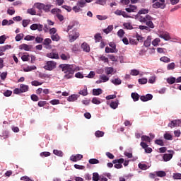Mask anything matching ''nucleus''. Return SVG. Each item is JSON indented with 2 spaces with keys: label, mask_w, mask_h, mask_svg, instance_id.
Masks as SVG:
<instances>
[{
  "label": "nucleus",
  "mask_w": 181,
  "mask_h": 181,
  "mask_svg": "<svg viewBox=\"0 0 181 181\" xmlns=\"http://www.w3.org/2000/svg\"><path fill=\"white\" fill-rule=\"evenodd\" d=\"M72 10L74 11L76 13H78V12H81V8L80 6H78V5H77V6H74Z\"/></svg>",
  "instance_id": "obj_64"
},
{
  "label": "nucleus",
  "mask_w": 181,
  "mask_h": 181,
  "mask_svg": "<svg viewBox=\"0 0 181 181\" xmlns=\"http://www.w3.org/2000/svg\"><path fill=\"white\" fill-rule=\"evenodd\" d=\"M51 39L54 42H59L60 40V37H59V35H57V34H53L51 36Z\"/></svg>",
  "instance_id": "obj_32"
},
{
  "label": "nucleus",
  "mask_w": 181,
  "mask_h": 181,
  "mask_svg": "<svg viewBox=\"0 0 181 181\" xmlns=\"http://www.w3.org/2000/svg\"><path fill=\"white\" fill-rule=\"evenodd\" d=\"M172 123L173 128H175V127H180L181 125V121L180 119L173 120Z\"/></svg>",
  "instance_id": "obj_31"
},
{
  "label": "nucleus",
  "mask_w": 181,
  "mask_h": 181,
  "mask_svg": "<svg viewBox=\"0 0 181 181\" xmlns=\"http://www.w3.org/2000/svg\"><path fill=\"white\" fill-rule=\"evenodd\" d=\"M50 8H52L51 4H44L42 11H45V12H50Z\"/></svg>",
  "instance_id": "obj_36"
},
{
  "label": "nucleus",
  "mask_w": 181,
  "mask_h": 181,
  "mask_svg": "<svg viewBox=\"0 0 181 181\" xmlns=\"http://www.w3.org/2000/svg\"><path fill=\"white\" fill-rule=\"evenodd\" d=\"M123 26L125 28V29H128L129 30L134 29V27H132V25L131 24V23H124L123 24Z\"/></svg>",
  "instance_id": "obj_34"
},
{
  "label": "nucleus",
  "mask_w": 181,
  "mask_h": 181,
  "mask_svg": "<svg viewBox=\"0 0 181 181\" xmlns=\"http://www.w3.org/2000/svg\"><path fill=\"white\" fill-rule=\"evenodd\" d=\"M77 5L81 8H84V6H86V1L85 0L78 1L77 3Z\"/></svg>",
  "instance_id": "obj_52"
},
{
  "label": "nucleus",
  "mask_w": 181,
  "mask_h": 181,
  "mask_svg": "<svg viewBox=\"0 0 181 181\" xmlns=\"http://www.w3.org/2000/svg\"><path fill=\"white\" fill-rule=\"evenodd\" d=\"M95 136H96V138H102V136H104V132L100 130L96 131Z\"/></svg>",
  "instance_id": "obj_30"
},
{
  "label": "nucleus",
  "mask_w": 181,
  "mask_h": 181,
  "mask_svg": "<svg viewBox=\"0 0 181 181\" xmlns=\"http://www.w3.org/2000/svg\"><path fill=\"white\" fill-rule=\"evenodd\" d=\"M151 40L152 37L151 36H148L147 39L144 41V46H145V47H149V46H151Z\"/></svg>",
  "instance_id": "obj_18"
},
{
  "label": "nucleus",
  "mask_w": 181,
  "mask_h": 181,
  "mask_svg": "<svg viewBox=\"0 0 181 181\" xmlns=\"http://www.w3.org/2000/svg\"><path fill=\"white\" fill-rule=\"evenodd\" d=\"M136 9H137L136 6L129 5L128 8H125V11L126 12L131 13V12H136Z\"/></svg>",
  "instance_id": "obj_13"
},
{
  "label": "nucleus",
  "mask_w": 181,
  "mask_h": 181,
  "mask_svg": "<svg viewBox=\"0 0 181 181\" xmlns=\"http://www.w3.org/2000/svg\"><path fill=\"white\" fill-rule=\"evenodd\" d=\"M136 40H137V43H138V42H144V37H142V35H140L139 34H136Z\"/></svg>",
  "instance_id": "obj_51"
},
{
  "label": "nucleus",
  "mask_w": 181,
  "mask_h": 181,
  "mask_svg": "<svg viewBox=\"0 0 181 181\" xmlns=\"http://www.w3.org/2000/svg\"><path fill=\"white\" fill-rule=\"evenodd\" d=\"M160 62H163V63H170V59L168 57H162L160 59Z\"/></svg>",
  "instance_id": "obj_37"
},
{
  "label": "nucleus",
  "mask_w": 181,
  "mask_h": 181,
  "mask_svg": "<svg viewBox=\"0 0 181 181\" xmlns=\"http://www.w3.org/2000/svg\"><path fill=\"white\" fill-rule=\"evenodd\" d=\"M159 37L161 39H164V40H170V35H169V33H163L159 35Z\"/></svg>",
  "instance_id": "obj_10"
},
{
  "label": "nucleus",
  "mask_w": 181,
  "mask_h": 181,
  "mask_svg": "<svg viewBox=\"0 0 181 181\" xmlns=\"http://www.w3.org/2000/svg\"><path fill=\"white\" fill-rule=\"evenodd\" d=\"M32 86H34L35 87H37L38 86H42L43 83L39 82L38 81H33L31 82Z\"/></svg>",
  "instance_id": "obj_58"
},
{
  "label": "nucleus",
  "mask_w": 181,
  "mask_h": 181,
  "mask_svg": "<svg viewBox=\"0 0 181 181\" xmlns=\"http://www.w3.org/2000/svg\"><path fill=\"white\" fill-rule=\"evenodd\" d=\"M93 181L100 180V175H98V173H93Z\"/></svg>",
  "instance_id": "obj_42"
},
{
  "label": "nucleus",
  "mask_w": 181,
  "mask_h": 181,
  "mask_svg": "<svg viewBox=\"0 0 181 181\" xmlns=\"http://www.w3.org/2000/svg\"><path fill=\"white\" fill-rule=\"evenodd\" d=\"M100 79L102 80L103 83H107V81L110 80V78H108V76L106 75H101L100 76Z\"/></svg>",
  "instance_id": "obj_39"
},
{
  "label": "nucleus",
  "mask_w": 181,
  "mask_h": 181,
  "mask_svg": "<svg viewBox=\"0 0 181 181\" xmlns=\"http://www.w3.org/2000/svg\"><path fill=\"white\" fill-rule=\"evenodd\" d=\"M57 63L54 61H47L44 66L45 70H47L48 71H52L54 69H56V66Z\"/></svg>",
  "instance_id": "obj_3"
},
{
  "label": "nucleus",
  "mask_w": 181,
  "mask_h": 181,
  "mask_svg": "<svg viewBox=\"0 0 181 181\" xmlns=\"http://www.w3.org/2000/svg\"><path fill=\"white\" fill-rule=\"evenodd\" d=\"M108 57L112 62H118V57H116L114 54H109Z\"/></svg>",
  "instance_id": "obj_43"
},
{
  "label": "nucleus",
  "mask_w": 181,
  "mask_h": 181,
  "mask_svg": "<svg viewBox=\"0 0 181 181\" xmlns=\"http://www.w3.org/2000/svg\"><path fill=\"white\" fill-rule=\"evenodd\" d=\"M81 159H83V155L81 154L71 156L70 157V160H72V162H78V160H81Z\"/></svg>",
  "instance_id": "obj_8"
},
{
  "label": "nucleus",
  "mask_w": 181,
  "mask_h": 181,
  "mask_svg": "<svg viewBox=\"0 0 181 181\" xmlns=\"http://www.w3.org/2000/svg\"><path fill=\"white\" fill-rule=\"evenodd\" d=\"M59 68L61 69L65 74L64 76V78L65 80L73 78V76H74V71H76V65L62 64L59 66Z\"/></svg>",
  "instance_id": "obj_2"
},
{
  "label": "nucleus",
  "mask_w": 181,
  "mask_h": 181,
  "mask_svg": "<svg viewBox=\"0 0 181 181\" xmlns=\"http://www.w3.org/2000/svg\"><path fill=\"white\" fill-rule=\"evenodd\" d=\"M20 90H21L22 93H26L27 91H29V86L25 85V84H21Z\"/></svg>",
  "instance_id": "obj_15"
},
{
  "label": "nucleus",
  "mask_w": 181,
  "mask_h": 181,
  "mask_svg": "<svg viewBox=\"0 0 181 181\" xmlns=\"http://www.w3.org/2000/svg\"><path fill=\"white\" fill-rule=\"evenodd\" d=\"M51 13H52L53 15H56V16H57V13H62V10L59 8H53L51 10Z\"/></svg>",
  "instance_id": "obj_41"
},
{
  "label": "nucleus",
  "mask_w": 181,
  "mask_h": 181,
  "mask_svg": "<svg viewBox=\"0 0 181 181\" xmlns=\"http://www.w3.org/2000/svg\"><path fill=\"white\" fill-rule=\"evenodd\" d=\"M23 33H20V34H18L16 36V42H21V40H22L23 39Z\"/></svg>",
  "instance_id": "obj_46"
},
{
  "label": "nucleus",
  "mask_w": 181,
  "mask_h": 181,
  "mask_svg": "<svg viewBox=\"0 0 181 181\" xmlns=\"http://www.w3.org/2000/svg\"><path fill=\"white\" fill-rule=\"evenodd\" d=\"M81 47L83 52H86V53H90V45L87 44V42L82 43Z\"/></svg>",
  "instance_id": "obj_9"
},
{
  "label": "nucleus",
  "mask_w": 181,
  "mask_h": 181,
  "mask_svg": "<svg viewBox=\"0 0 181 181\" xmlns=\"http://www.w3.org/2000/svg\"><path fill=\"white\" fill-rule=\"evenodd\" d=\"M138 21H139L141 23H145L146 26L145 25H139V29L141 30H149L150 29H153L155 28V25H153V18L149 15H146L145 16H137Z\"/></svg>",
  "instance_id": "obj_1"
},
{
  "label": "nucleus",
  "mask_w": 181,
  "mask_h": 181,
  "mask_svg": "<svg viewBox=\"0 0 181 181\" xmlns=\"http://www.w3.org/2000/svg\"><path fill=\"white\" fill-rule=\"evenodd\" d=\"M53 153L54 155H56L57 156H60L61 158H62L63 156V151L60 150H54Z\"/></svg>",
  "instance_id": "obj_35"
},
{
  "label": "nucleus",
  "mask_w": 181,
  "mask_h": 181,
  "mask_svg": "<svg viewBox=\"0 0 181 181\" xmlns=\"http://www.w3.org/2000/svg\"><path fill=\"white\" fill-rule=\"evenodd\" d=\"M60 57L62 60H69V59H70V54H69V53L62 54L60 55Z\"/></svg>",
  "instance_id": "obj_33"
},
{
  "label": "nucleus",
  "mask_w": 181,
  "mask_h": 181,
  "mask_svg": "<svg viewBox=\"0 0 181 181\" xmlns=\"http://www.w3.org/2000/svg\"><path fill=\"white\" fill-rule=\"evenodd\" d=\"M131 97L133 99V101L136 102L139 100V94L136 93H132Z\"/></svg>",
  "instance_id": "obj_23"
},
{
  "label": "nucleus",
  "mask_w": 181,
  "mask_h": 181,
  "mask_svg": "<svg viewBox=\"0 0 181 181\" xmlns=\"http://www.w3.org/2000/svg\"><path fill=\"white\" fill-rule=\"evenodd\" d=\"M40 155L42 158H47V156H50L51 153L49 151H44L40 153Z\"/></svg>",
  "instance_id": "obj_48"
},
{
  "label": "nucleus",
  "mask_w": 181,
  "mask_h": 181,
  "mask_svg": "<svg viewBox=\"0 0 181 181\" xmlns=\"http://www.w3.org/2000/svg\"><path fill=\"white\" fill-rule=\"evenodd\" d=\"M3 94L4 97H11L12 95V90H7Z\"/></svg>",
  "instance_id": "obj_62"
},
{
  "label": "nucleus",
  "mask_w": 181,
  "mask_h": 181,
  "mask_svg": "<svg viewBox=\"0 0 181 181\" xmlns=\"http://www.w3.org/2000/svg\"><path fill=\"white\" fill-rule=\"evenodd\" d=\"M89 163H90V165H97V163H100V160L96 158H90L89 160Z\"/></svg>",
  "instance_id": "obj_47"
},
{
  "label": "nucleus",
  "mask_w": 181,
  "mask_h": 181,
  "mask_svg": "<svg viewBox=\"0 0 181 181\" xmlns=\"http://www.w3.org/2000/svg\"><path fill=\"white\" fill-rule=\"evenodd\" d=\"M141 141L144 142H151V137L144 135L141 136Z\"/></svg>",
  "instance_id": "obj_50"
},
{
  "label": "nucleus",
  "mask_w": 181,
  "mask_h": 181,
  "mask_svg": "<svg viewBox=\"0 0 181 181\" xmlns=\"http://www.w3.org/2000/svg\"><path fill=\"white\" fill-rule=\"evenodd\" d=\"M175 63L172 62L167 66V70H175Z\"/></svg>",
  "instance_id": "obj_59"
},
{
  "label": "nucleus",
  "mask_w": 181,
  "mask_h": 181,
  "mask_svg": "<svg viewBox=\"0 0 181 181\" xmlns=\"http://www.w3.org/2000/svg\"><path fill=\"white\" fill-rule=\"evenodd\" d=\"M35 8L38 9V11H43V8L45 6V4L42 3H35L34 4Z\"/></svg>",
  "instance_id": "obj_19"
},
{
  "label": "nucleus",
  "mask_w": 181,
  "mask_h": 181,
  "mask_svg": "<svg viewBox=\"0 0 181 181\" xmlns=\"http://www.w3.org/2000/svg\"><path fill=\"white\" fill-rule=\"evenodd\" d=\"M112 83L115 84V86H119L122 83V81L119 78H115V80H112Z\"/></svg>",
  "instance_id": "obj_38"
},
{
  "label": "nucleus",
  "mask_w": 181,
  "mask_h": 181,
  "mask_svg": "<svg viewBox=\"0 0 181 181\" xmlns=\"http://www.w3.org/2000/svg\"><path fill=\"white\" fill-rule=\"evenodd\" d=\"M167 83H168V84H175V83H176V78L173 76L168 78Z\"/></svg>",
  "instance_id": "obj_29"
},
{
  "label": "nucleus",
  "mask_w": 181,
  "mask_h": 181,
  "mask_svg": "<svg viewBox=\"0 0 181 181\" xmlns=\"http://www.w3.org/2000/svg\"><path fill=\"white\" fill-rule=\"evenodd\" d=\"M153 98V95H152V94H146V95H141L140 97V100L143 102L149 101Z\"/></svg>",
  "instance_id": "obj_6"
},
{
  "label": "nucleus",
  "mask_w": 181,
  "mask_h": 181,
  "mask_svg": "<svg viewBox=\"0 0 181 181\" xmlns=\"http://www.w3.org/2000/svg\"><path fill=\"white\" fill-rule=\"evenodd\" d=\"M100 94H103V90L101 88L93 89V95H100Z\"/></svg>",
  "instance_id": "obj_25"
},
{
  "label": "nucleus",
  "mask_w": 181,
  "mask_h": 181,
  "mask_svg": "<svg viewBox=\"0 0 181 181\" xmlns=\"http://www.w3.org/2000/svg\"><path fill=\"white\" fill-rule=\"evenodd\" d=\"M147 13H149V9H148V8H141L138 12V16H141V15H147Z\"/></svg>",
  "instance_id": "obj_17"
},
{
  "label": "nucleus",
  "mask_w": 181,
  "mask_h": 181,
  "mask_svg": "<svg viewBox=\"0 0 181 181\" xmlns=\"http://www.w3.org/2000/svg\"><path fill=\"white\" fill-rule=\"evenodd\" d=\"M35 36L33 35H26L25 37H24V40H27V41H30V40H35Z\"/></svg>",
  "instance_id": "obj_54"
},
{
  "label": "nucleus",
  "mask_w": 181,
  "mask_h": 181,
  "mask_svg": "<svg viewBox=\"0 0 181 181\" xmlns=\"http://www.w3.org/2000/svg\"><path fill=\"white\" fill-rule=\"evenodd\" d=\"M160 43V38H156L152 41L153 46H158Z\"/></svg>",
  "instance_id": "obj_53"
},
{
  "label": "nucleus",
  "mask_w": 181,
  "mask_h": 181,
  "mask_svg": "<svg viewBox=\"0 0 181 181\" xmlns=\"http://www.w3.org/2000/svg\"><path fill=\"white\" fill-rule=\"evenodd\" d=\"M71 50L72 52H80V49L78 48V45L77 44H75L72 46V48H71Z\"/></svg>",
  "instance_id": "obj_60"
},
{
  "label": "nucleus",
  "mask_w": 181,
  "mask_h": 181,
  "mask_svg": "<svg viewBox=\"0 0 181 181\" xmlns=\"http://www.w3.org/2000/svg\"><path fill=\"white\" fill-rule=\"evenodd\" d=\"M21 180H23V181H35L32 179H30V177L25 175L21 177Z\"/></svg>",
  "instance_id": "obj_63"
},
{
  "label": "nucleus",
  "mask_w": 181,
  "mask_h": 181,
  "mask_svg": "<svg viewBox=\"0 0 181 181\" xmlns=\"http://www.w3.org/2000/svg\"><path fill=\"white\" fill-rule=\"evenodd\" d=\"M112 29H114V25H109L106 29L103 30L104 33H106V35H108L110 32H112Z\"/></svg>",
  "instance_id": "obj_27"
},
{
  "label": "nucleus",
  "mask_w": 181,
  "mask_h": 181,
  "mask_svg": "<svg viewBox=\"0 0 181 181\" xmlns=\"http://www.w3.org/2000/svg\"><path fill=\"white\" fill-rule=\"evenodd\" d=\"M0 136L1 139H8V138H9V132L4 131Z\"/></svg>",
  "instance_id": "obj_22"
},
{
  "label": "nucleus",
  "mask_w": 181,
  "mask_h": 181,
  "mask_svg": "<svg viewBox=\"0 0 181 181\" xmlns=\"http://www.w3.org/2000/svg\"><path fill=\"white\" fill-rule=\"evenodd\" d=\"M79 94H81V95H83L84 97H86V95L88 94V93L87 92V88L81 90L79 91Z\"/></svg>",
  "instance_id": "obj_57"
},
{
  "label": "nucleus",
  "mask_w": 181,
  "mask_h": 181,
  "mask_svg": "<svg viewBox=\"0 0 181 181\" xmlns=\"http://www.w3.org/2000/svg\"><path fill=\"white\" fill-rule=\"evenodd\" d=\"M156 176H158V177H165L166 173L164 171H158L156 172Z\"/></svg>",
  "instance_id": "obj_44"
},
{
  "label": "nucleus",
  "mask_w": 181,
  "mask_h": 181,
  "mask_svg": "<svg viewBox=\"0 0 181 181\" xmlns=\"http://www.w3.org/2000/svg\"><path fill=\"white\" fill-rule=\"evenodd\" d=\"M102 39H103V37H101V34L97 33L95 35V40L96 43L98 42H100Z\"/></svg>",
  "instance_id": "obj_45"
},
{
  "label": "nucleus",
  "mask_w": 181,
  "mask_h": 181,
  "mask_svg": "<svg viewBox=\"0 0 181 181\" xmlns=\"http://www.w3.org/2000/svg\"><path fill=\"white\" fill-rule=\"evenodd\" d=\"M152 7L154 8V9H158L159 8L160 9H165V8H166V4H165V0H159V1L154 2Z\"/></svg>",
  "instance_id": "obj_4"
},
{
  "label": "nucleus",
  "mask_w": 181,
  "mask_h": 181,
  "mask_svg": "<svg viewBox=\"0 0 181 181\" xmlns=\"http://www.w3.org/2000/svg\"><path fill=\"white\" fill-rule=\"evenodd\" d=\"M105 53H117V52L115 51V49H113L112 48H110L109 47H105Z\"/></svg>",
  "instance_id": "obj_40"
},
{
  "label": "nucleus",
  "mask_w": 181,
  "mask_h": 181,
  "mask_svg": "<svg viewBox=\"0 0 181 181\" xmlns=\"http://www.w3.org/2000/svg\"><path fill=\"white\" fill-rule=\"evenodd\" d=\"M139 84H146L148 79L146 78H142L139 79Z\"/></svg>",
  "instance_id": "obj_61"
},
{
  "label": "nucleus",
  "mask_w": 181,
  "mask_h": 181,
  "mask_svg": "<svg viewBox=\"0 0 181 181\" xmlns=\"http://www.w3.org/2000/svg\"><path fill=\"white\" fill-rule=\"evenodd\" d=\"M47 57L49 59H59V54L57 52H49L47 54Z\"/></svg>",
  "instance_id": "obj_12"
},
{
  "label": "nucleus",
  "mask_w": 181,
  "mask_h": 181,
  "mask_svg": "<svg viewBox=\"0 0 181 181\" xmlns=\"http://www.w3.org/2000/svg\"><path fill=\"white\" fill-rule=\"evenodd\" d=\"M50 44H52V40L50 38H46L42 41V45L45 46L46 49H49L50 47Z\"/></svg>",
  "instance_id": "obj_11"
},
{
  "label": "nucleus",
  "mask_w": 181,
  "mask_h": 181,
  "mask_svg": "<svg viewBox=\"0 0 181 181\" xmlns=\"http://www.w3.org/2000/svg\"><path fill=\"white\" fill-rule=\"evenodd\" d=\"M80 37V33H75V35H69V40L70 43H73V42H75Z\"/></svg>",
  "instance_id": "obj_7"
},
{
  "label": "nucleus",
  "mask_w": 181,
  "mask_h": 181,
  "mask_svg": "<svg viewBox=\"0 0 181 181\" xmlns=\"http://www.w3.org/2000/svg\"><path fill=\"white\" fill-rule=\"evenodd\" d=\"M124 35H125V31H124V30L120 29L118 30L117 36H119V37H124Z\"/></svg>",
  "instance_id": "obj_56"
},
{
  "label": "nucleus",
  "mask_w": 181,
  "mask_h": 181,
  "mask_svg": "<svg viewBox=\"0 0 181 181\" xmlns=\"http://www.w3.org/2000/svg\"><path fill=\"white\" fill-rule=\"evenodd\" d=\"M118 103L119 101L117 100L115 101L111 102L110 105L113 110H116V108H118Z\"/></svg>",
  "instance_id": "obj_26"
},
{
  "label": "nucleus",
  "mask_w": 181,
  "mask_h": 181,
  "mask_svg": "<svg viewBox=\"0 0 181 181\" xmlns=\"http://www.w3.org/2000/svg\"><path fill=\"white\" fill-rule=\"evenodd\" d=\"M37 68L36 66L33 65V66H28L26 68H25L23 70L25 73H28L29 71H32V70H36Z\"/></svg>",
  "instance_id": "obj_20"
},
{
  "label": "nucleus",
  "mask_w": 181,
  "mask_h": 181,
  "mask_svg": "<svg viewBox=\"0 0 181 181\" xmlns=\"http://www.w3.org/2000/svg\"><path fill=\"white\" fill-rule=\"evenodd\" d=\"M163 160L165 162H169L172 158H173V154L172 153H165L163 155Z\"/></svg>",
  "instance_id": "obj_14"
},
{
  "label": "nucleus",
  "mask_w": 181,
  "mask_h": 181,
  "mask_svg": "<svg viewBox=\"0 0 181 181\" xmlns=\"http://www.w3.org/2000/svg\"><path fill=\"white\" fill-rule=\"evenodd\" d=\"M173 179L177 180H181V173H174L173 175Z\"/></svg>",
  "instance_id": "obj_49"
},
{
  "label": "nucleus",
  "mask_w": 181,
  "mask_h": 181,
  "mask_svg": "<svg viewBox=\"0 0 181 181\" xmlns=\"http://www.w3.org/2000/svg\"><path fill=\"white\" fill-rule=\"evenodd\" d=\"M100 60H101V62H103L104 63H109V60L108 58H107V57L104 56V55H101L99 57Z\"/></svg>",
  "instance_id": "obj_55"
},
{
  "label": "nucleus",
  "mask_w": 181,
  "mask_h": 181,
  "mask_svg": "<svg viewBox=\"0 0 181 181\" xmlns=\"http://www.w3.org/2000/svg\"><path fill=\"white\" fill-rule=\"evenodd\" d=\"M124 162V158L115 159L112 160V163L115 164V168L116 169H121L122 168V164Z\"/></svg>",
  "instance_id": "obj_5"
},
{
  "label": "nucleus",
  "mask_w": 181,
  "mask_h": 181,
  "mask_svg": "<svg viewBox=\"0 0 181 181\" xmlns=\"http://www.w3.org/2000/svg\"><path fill=\"white\" fill-rule=\"evenodd\" d=\"M77 98H78V95L74 94V95H71L67 98V100L69 101L70 103H73L74 101H77Z\"/></svg>",
  "instance_id": "obj_16"
},
{
  "label": "nucleus",
  "mask_w": 181,
  "mask_h": 181,
  "mask_svg": "<svg viewBox=\"0 0 181 181\" xmlns=\"http://www.w3.org/2000/svg\"><path fill=\"white\" fill-rule=\"evenodd\" d=\"M105 74L107 76H110L112 73H114V68L113 67H106L105 69Z\"/></svg>",
  "instance_id": "obj_24"
},
{
  "label": "nucleus",
  "mask_w": 181,
  "mask_h": 181,
  "mask_svg": "<svg viewBox=\"0 0 181 181\" xmlns=\"http://www.w3.org/2000/svg\"><path fill=\"white\" fill-rule=\"evenodd\" d=\"M130 45H138V41L136 40V37L133 36L129 38Z\"/></svg>",
  "instance_id": "obj_28"
},
{
  "label": "nucleus",
  "mask_w": 181,
  "mask_h": 181,
  "mask_svg": "<svg viewBox=\"0 0 181 181\" xmlns=\"http://www.w3.org/2000/svg\"><path fill=\"white\" fill-rule=\"evenodd\" d=\"M20 49H21V50H25V52H29V50H30V46L28 44H22L20 45Z\"/></svg>",
  "instance_id": "obj_21"
}]
</instances>
